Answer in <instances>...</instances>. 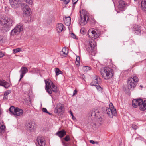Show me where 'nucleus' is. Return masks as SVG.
<instances>
[{"mask_svg": "<svg viewBox=\"0 0 146 146\" xmlns=\"http://www.w3.org/2000/svg\"><path fill=\"white\" fill-rule=\"evenodd\" d=\"M106 113L108 116L112 118L113 116H116L117 115L116 111L115 109L111 110L109 108H106Z\"/></svg>", "mask_w": 146, "mask_h": 146, "instance_id": "9", "label": "nucleus"}, {"mask_svg": "<svg viewBox=\"0 0 146 146\" xmlns=\"http://www.w3.org/2000/svg\"><path fill=\"white\" fill-rule=\"evenodd\" d=\"M139 109L142 111H144L146 109V101L145 100L143 102L142 100V102L141 103V105L139 106Z\"/></svg>", "mask_w": 146, "mask_h": 146, "instance_id": "22", "label": "nucleus"}, {"mask_svg": "<svg viewBox=\"0 0 146 146\" xmlns=\"http://www.w3.org/2000/svg\"><path fill=\"white\" fill-rule=\"evenodd\" d=\"M77 93V91L76 90H75L73 92V96H74L76 95Z\"/></svg>", "mask_w": 146, "mask_h": 146, "instance_id": "47", "label": "nucleus"}, {"mask_svg": "<svg viewBox=\"0 0 146 146\" xmlns=\"http://www.w3.org/2000/svg\"><path fill=\"white\" fill-rule=\"evenodd\" d=\"M62 1H63L64 4H67L69 2V0H62Z\"/></svg>", "mask_w": 146, "mask_h": 146, "instance_id": "41", "label": "nucleus"}, {"mask_svg": "<svg viewBox=\"0 0 146 146\" xmlns=\"http://www.w3.org/2000/svg\"><path fill=\"white\" fill-rule=\"evenodd\" d=\"M96 86L97 89L99 91H101L102 90V88L99 85H96L94 86Z\"/></svg>", "mask_w": 146, "mask_h": 146, "instance_id": "37", "label": "nucleus"}, {"mask_svg": "<svg viewBox=\"0 0 146 146\" xmlns=\"http://www.w3.org/2000/svg\"><path fill=\"white\" fill-rule=\"evenodd\" d=\"M135 1H138V0H134Z\"/></svg>", "mask_w": 146, "mask_h": 146, "instance_id": "60", "label": "nucleus"}, {"mask_svg": "<svg viewBox=\"0 0 146 146\" xmlns=\"http://www.w3.org/2000/svg\"><path fill=\"white\" fill-rule=\"evenodd\" d=\"M45 81L46 84L45 89L49 94H51L52 91L50 87L52 86V82L50 80L47 81L46 80H45Z\"/></svg>", "mask_w": 146, "mask_h": 146, "instance_id": "10", "label": "nucleus"}, {"mask_svg": "<svg viewBox=\"0 0 146 146\" xmlns=\"http://www.w3.org/2000/svg\"><path fill=\"white\" fill-rule=\"evenodd\" d=\"M113 2L114 4L115 5V3H114V1H113Z\"/></svg>", "mask_w": 146, "mask_h": 146, "instance_id": "61", "label": "nucleus"}, {"mask_svg": "<svg viewBox=\"0 0 146 146\" xmlns=\"http://www.w3.org/2000/svg\"><path fill=\"white\" fill-rule=\"evenodd\" d=\"M23 110L18 108H16L15 112L14 113V115L16 116H20L23 114Z\"/></svg>", "mask_w": 146, "mask_h": 146, "instance_id": "19", "label": "nucleus"}, {"mask_svg": "<svg viewBox=\"0 0 146 146\" xmlns=\"http://www.w3.org/2000/svg\"><path fill=\"white\" fill-rule=\"evenodd\" d=\"M76 65H78L79 64H80V63H79V61H76Z\"/></svg>", "mask_w": 146, "mask_h": 146, "instance_id": "53", "label": "nucleus"}, {"mask_svg": "<svg viewBox=\"0 0 146 146\" xmlns=\"http://www.w3.org/2000/svg\"><path fill=\"white\" fill-rule=\"evenodd\" d=\"M37 141L40 146H46V143L43 139L38 137Z\"/></svg>", "mask_w": 146, "mask_h": 146, "instance_id": "23", "label": "nucleus"}, {"mask_svg": "<svg viewBox=\"0 0 146 146\" xmlns=\"http://www.w3.org/2000/svg\"><path fill=\"white\" fill-rule=\"evenodd\" d=\"M85 68H86V69H87V70H89V67H88V66H86V67L85 66Z\"/></svg>", "mask_w": 146, "mask_h": 146, "instance_id": "54", "label": "nucleus"}, {"mask_svg": "<svg viewBox=\"0 0 146 146\" xmlns=\"http://www.w3.org/2000/svg\"><path fill=\"white\" fill-rule=\"evenodd\" d=\"M99 121L102 123L104 121V119L100 117L99 118Z\"/></svg>", "mask_w": 146, "mask_h": 146, "instance_id": "49", "label": "nucleus"}, {"mask_svg": "<svg viewBox=\"0 0 146 146\" xmlns=\"http://www.w3.org/2000/svg\"><path fill=\"white\" fill-rule=\"evenodd\" d=\"M35 123L33 122L29 121H27L25 125L26 129L30 132H33L35 129V127L34 126Z\"/></svg>", "mask_w": 146, "mask_h": 146, "instance_id": "6", "label": "nucleus"}, {"mask_svg": "<svg viewBox=\"0 0 146 146\" xmlns=\"http://www.w3.org/2000/svg\"><path fill=\"white\" fill-rule=\"evenodd\" d=\"M15 29H16V30L17 31H18V29L17 28H16L15 27Z\"/></svg>", "mask_w": 146, "mask_h": 146, "instance_id": "59", "label": "nucleus"}, {"mask_svg": "<svg viewBox=\"0 0 146 146\" xmlns=\"http://www.w3.org/2000/svg\"><path fill=\"white\" fill-rule=\"evenodd\" d=\"M11 7L13 8H16L19 6L20 3L19 0H9Z\"/></svg>", "mask_w": 146, "mask_h": 146, "instance_id": "11", "label": "nucleus"}, {"mask_svg": "<svg viewBox=\"0 0 146 146\" xmlns=\"http://www.w3.org/2000/svg\"><path fill=\"white\" fill-rule=\"evenodd\" d=\"M138 80V77L136 76L130 78L127 82V87L128 89L130 90H133L135 87Z\"/></svg>", "mask_w": 146, "mask_h": 146, "instance_id": "3", "label": "nucleus"}, {"mask_svg": "<svg viewBox=\"0 0 146 146\" xmlns=\"http://www.w3.org/2000/svg\"><path fill=\"white\" fill-rule=\"evenodd\" d=\"M66 134V132L64 130L58 131L56 133V135L60 138L63 137Z\"/></svg>", "mask_w": 146, "mask_h": 146, "instance_id": "20", "label": "nucleus"}, {"mask_svg": "<svg viewBox=\"0 0 146 146\" xmlns=\"http://www.w3.org/2000/svg\"><path fill=\"white\" fill-rule=\"evenodd\" d=\"M42 111L44 112H45V113H46L48 112V111H47L46 109V108H42Z\"/></svg>", "mask_w": 146, "mask_h": 146, "instance_id": "46", "label": "nucleus"}, {"mask_svg": "<svg viewBox=\"0 0 146 146\" xmlns=\"http://www.w3.org/2000/svg\"><path fill=\"white\" fill-rule=\"evenodd\" d=\"M56 29L58 32H62L64 29V25L62 24L59 23L56 25Z\"/></svg>", "mask_w": 146, "mask_h": 146, "instance_id": "21", "label": "nucleus"}, {"mask_svg": "<svg viewBox=\"0 0 146 146\" xmlns=\"http://www.w3.org/2000/svg\"><path fill=\"white\" fill-rule=\"evenodd\" d=\"M2 39V37L1 36H0V41H1Z\"/></svg>", "mask_w": 146, "mask_h": 146, "instance_id": "56", "label": "nucleus"}, {"mask_svg": "<svg viewBox=\"0 0 146 146\" xmlns=\"http://www.w3.org/2000/svg\"><path fill=\"white\" fill-rule=\"evenodd\" d=\"M63 106L61 104H58L57 105L56 107L54 110V112L56 113H62Z\"/></svg>", "mask_w": 146, "mask_h": 146, "instance_id": "14", "label": "nucleus"}, {"mask_svg": "<svg viewBox=\"0 0 146 146\" xmlns=\"http://www.w3.org/2000/svg\"><path fill=\"white\" fill-rule=\"evenodd\" d=\"M98 77L94 76L93 78L94 80H93L92 82L90 83V85L91 86H95L96 85V84H99L98 81Z\"/></svg>", "mask_w": 146, "mask_h": 146, "instance_id": "26", "label": "nucleus"}, {"mask_svg": "<svg viewBox=\"0 0 146 146\" xmlns=\"http://www.w3.org/2000/svg\"><path fill=\"white\" fill-rule=\"evenodd\" d=\"M47 113L50 115H51V113H50L49 112H48V111L47 112Z\"/></svg>", "mask_w": 146, "mask_h": 146, "instance_id": "55", "label": "nucleus"}, {"mask_svg": "<svg viewBox=\"0 0 146 146\" xmlns=\"http://www.w3.org/2000/svg\"><path fill=\"white\" fill-rule=\"evenodd\" d=\"M23 10L24 13L27 15H30V9L27 5H25L24 7L23 8Z\"/></svg>", "mask_w": 146, "mask_h": 146, "instance_id": "17", "label": "nucleus"}, {"mask_svg": "<svg viewBox=\"0 0 146 146\" xmlns=\"http://www.w3.org/2000/svg\"><path fill=\"white\" fill-rule=\"evenodd\" d=\"M109 109H110L111 110H113V109H115L114 108V106L112 103H110V108Z\"/></svg>", "mask_w": 146, "mask_h": 146, "instance_id": "38", "label": "nucleus"}, {"mask_svg": "<svg viewBox=\"0 0 146 146\" xmlns=\"http://www.w3.org/2000/svg\"><path fill=\"white\" fill-rule=\"evenodd\" d=\"M95 143L98 144V142H95Z\"/></svg>", "mask_w": 146, "mask_h": 146, "instance_id": "58", "label": "nucleus"}, {"mask_svg": "<svg viewBox=\"0 0 146 146\" xmlns=\"http://www.w3.org/2000/svg\"><path fill=\"white\" fill-rule=\"evenodd\" d=\"M21 50L20 48H17L14 49L13 50V52L14 53H16Z\"/></svg>", "mask_w": 146, "mask_h": 146, "instance_id": "34", "label": "nucleus"}, {"mask_svg": "<svg viewBox=\"0 0 146 146\" xmlns=\"http://www.w3.org/2000/svg\"><path fill=\"white\" fill-rule=\"evenodd\" d=\"M62 143L63 145L64 146H68V144L64 141H62Z\"/></svg>", "mask_w": 146, "mask_h": 146, "instance_id": "45", "label": "nucleus"}, {"mask_svg": "<svg viewBox=\"0 0 146 146\" xmlns=\"http://www.w3.org/2000/svg\"><path fill=\"white\" fill-rule=\"evenodd\" d=\"M96 31L95 30H89L88 33V36L92 38L96 39L99 36V34L96 33Z\"/></svg>", "mask_w": 146, "mask_h": 146, "instance_id": "8", "label": "nucleus"}, {"mask_svg": "<svg viewBox=\"0 0 146 146\" xmlns=\"http://www.w3.org/2000/svg\"><path fill=\"white\" fill-rule=\"evenodd\" d=\"M5 55L4 53L2 52H0V58L4 56Z\"/></svg>", "mask_w": 146, "mask_h": 146, "instance_id": "42", "label": "nucleus"}, {"mask_svg": "<svg viewBox=\"0 0 146 146\" xmlns=\"http://www.w3.org/2000/svg\"><path fill=\"white\" fill-rule=\"evenodd\" d=\"M96 43L93 40H92L89 42V44L86 46V49L92 55H94L96 53Z\"/></svg>", "mask_w": 146, "mask_h": 146, "instance_id": "4", "label": "nucleus"}, {"mask_svg": "<svg viewBox=\"0 0 146 146\" xmlns=\"http://www.w3.org/2000/svg\"><path fill=\"white\" fill-rule=\"evenodd\" d=\"M55 72L57 76L62 73V72L59 69L57 68H55Z\"/></svg>", "mask_w": 146, "mask_h": 146, "instance_id": "32", "label": "nucleus"}, {"mask_svg": "<svg viewBox=\"0 0 146 146\" xmlns=\"http://www.w3.org/2000/svg\"><path fill=\"white\" fill-rule=\"evenodd\" d=\"M28 72L27 68L25 67H22L19 71L20 73L19 81L23 77L24 75Z\"/></svg>", "mask_w": 146, "mask_h": 146, "instance_id": "13", "label": "nucleus"}, {"mask_svg": "<svg viewBox=\"0 0 146 146\" xmlns=\"http://www.w3.org/2000/svg\"><path fill=\"white\" fill-rule=\"evenodd\" d=\"M141 7L142 10L146 11V0L142 1L141 2Z\"/></svg>", "mask_w": 146, "mask_h": 146, "instance_id": "28", "label": "nucleus"}, {"mask_svg": "<svg viewBox=\"0 0 146 146\" xmlns=\"http://www.w3.org/2000/svg\"><path fill=\"white\" fill-rule=\"evenodd\" d=\"M90 113L91 116L92 117L94 118L98 117L99 113L98 110H92L91 111Z\"/></svg>", "mask_w": 146, "mask_h": 146, "instance_id": "16", "label": "nucleus"}, {"mask_svg": "<svg viewBox=\"0 0 146 146\" xmlns=\"http://www.w3.org/2000/svg\"><path fill=\"white\" fill-rule=\"evenodd\" d=\"M71 37L73 38H75L76 36L74 33H72L71 34Z\"/></svg>", "mask_w": 146, "mask_h": 146, "instance_id": "43", "label": "nucleus"}, {"mask_svg": "<svg viewBox=\"0 0 146 146\" xmlns=\"http://www.w3.org/2000/svg\"><path fill=\"white\" fill-rule=\"evenodd\" d=\"M90 142L91 143L93 144H94L95 143V142H94V141L93 140H90Z\"/></svg>", "mask_w": 146, "mask_h": 146, "instance_id": "52", "label": "nucleus"}, {"mask_svg": "<svg viewBox=\"0 0 146 146\" xmlns=\"http://www.w3.org/2000/svg\"><path fill=\"white\" fill-rule=\"evenodd\" d=\"M132 127L133 129L134 130H136L137 128V125H133L132 126Z\"/></svg>", "mask_w": 146, "mask_h": 146, "instance_id": "40", "label": "nucleus"}, {"mask_svg": "<svg viewBox=\"0 0 146 146\" xmlns=\"http://www.w3.org/2000/svg\"><path fill=\"white\" fill-rule=\"evenodd\" d=\"M78 0H72V2L73 4L76 3Z\"/></svg>", "mask_w": 146, "mask_h": 146, "instance_id": "48", "label": "nucleus"}, {"mask_svg": "<svg viewBox=\"0 0 146 146\" xmlns=\"http://www.w3.org/2000/svg\"><path fill=\"white\" fill-rule=\"evenodd\" d=\"M15 109H15L14 106H11L9 109V112L14 115V113L15 112Z\"/></svg>", "mask_w": 146, "mask_h": 146, "instance_id": "31", "label": "nucleus"}, {"mask_svg": "<svg viewBox=\"0 0 146 146\" xmlns=\"http://www.w3.org/2000/svg\"><path fill=\"white\" fill-rule=\"evenodd\" d=\"M70 114L71 115L72 118L73 119V118L74 117V116H73V113H72V112L71 111V110H70Z\"/></svg>", "mask_w": 146, "mask_h": 146, "instance_id": "50", "label": "nucleus"}, {"mask_svg": "<svg viewBox=\"0 0 146 146\" xmlns=\"http://www.w3.org/2000/svg\"><path fill=\"white\" fill-rule=\"evenodd\" d=\"M80 60V57L79 56H77L76 59V61H79Z\"/></svg>", "mask_w": 146, "mask_h": 146, "instance_id": "51", "label": "nucleus"}, {"mask_svg": "<svg viewBox=\"0 0 146 146\" xmlns=\"http://www.w3.org/2000/svg\"><path fill=\"white\" fill-rule=\"evenodd\" d=\"M51 88L52 89V91L56 93L57 92V87L56 86H55L53 82H52V86L50 87V89Z\"/></svg>", "mask_w": 146, "mask_h": 146, "instance_id": "29", "label": "nucleus"}, {"mask_svg": "<svg viewBox=\"0 0 146 146\" xmlns=\"http://www.w3.org/2000/svg\"><path fill=\"white\" fill-rule=\"evenodd\" d=\"M5 128V126L4 125H2L0 126V134L4 132V129Z\"/></svg>", "mask_w": 146, "mask_h": 146, "instance_id": "33", "label": "nucleus"}, {"mask_svg": "<svg viewBox=\"0 0 146 146\" xmlns=\"http://www.w3.org/2000/svg\"><path fill=\"white\" fill-rule=\"evenodd\" d=\"M68 51L66 48H63L62 50L60 52V55L62 57H65L67 55Z\"/></svg>", "mask_w": 146, "mask_h": 146, "instance_id": "25", "label": "nucleus"}, {"mask_svg": "<svg viewBox=\"0 0 146 146\" xmlns=\"http://www.w3.org/2000/svg\"><path fill=\"white\" fill-rule=\"evenodd\" d=\"M8 29H7V31H8Z\"/></svg>", "mask_w": 146, "mask_h": 146, "instance_id": "62", "label": "nucleus"}, {"mask_svg": "<svg viewBox=\"0 0 146 146\" xmlns=\"http://www.w3.org/2000/svg\"><path fill=\"white\" fill-rule=\"evenodd\" d=\"M127 3L125 1L121 0L118 2V9L120 11H124L127 6Z\"/></svg>", "mask_w": 146, "mask_h": 146, "instance_id": "7", "label": "nucleus"}, {"mask_svg": "<svg viewBox=\"0 0 146 146\" xmlns=\"http://www.w3.org/2000/svg\"><path fill=\"white\" fill-rule=\"evenodd\" d=\"M15 27L18 29V31L19 33L22 31L23 28V25L21 24L18 25Z\"/></svg>", "mask_w": 146, "mask_h": 146, "instance_id": "30", "label": "nucleus"}, {"mask_svg": "<svg viewBox=\"0 0 146 146\" xmlns=\"http://www.w3.org/2000/svg\"><path fill=\"white\" fill-rule=\"evenodd\" d=\"M143 100L141 99H133L132 101V106L135 108L141 105V103L142 102Z\"/></svg>", "mask_w": 146, "mask_h": 146, "instance_id": "12", "label": "nucleus"}, {"mask_svg": "<svg viewBox=\"0 0 146 146\" xmlns=\"http://www.w3.org/2000/svg\"><path fill=\"white\" fill-rule=\"evenodd\" d=\"M80 32L83 34H84L86 33L85 31L83 29H81Z\"/></svg>", "mask_w": 146, "mask_h": 146, "instance_id": "44", "label": "nucleus"}, {"mask_svg": "<svg viewBox=\"0 0 146 146\" xmlns=\"http://www.w3.org/2000/svg\"><path fill=\"white\" fill-rule=\"evenodd\" d=\"M16 30V29H15V28L12 30L10 33V35L13 36L18 35L19 33V31H17Z\"/></svg>", "mask_w": 146, "mask_h": 146, "instance_id": "27", "label": "nucleus"}, {"mask_svg": "<svg viewBox=\"0 0 146 146\" xmlns=\"http://www.w3.org/2000/svg\"><path fill=\"white\" fill-rule=\"evenodd\" d=\"M140 87H141V88H142L143 87V86L141 85H140Z\"/></svg>", "mask_w": 146, "mask_h": 146, "instance_id": "57", "label": "nucleus"}, {"mask_svg": "<svg viewBox=\"0 0 146 146\" xmlns=\"http://www.w3.org/2000/svg\"><path fill=\"white\" fill-rule=\"evenodd\" d=\"M133 31L137 35H140L141 34V30L140 27L137 25H135L133 27Z\"/></svg>", "mask_w": 146, "mask_h": 146, "instance_id": "18", "label": "nucleus"}, {"mask_svg": "<svg viewBox=\"0 0 146 146\" xmlns=\"http://www.w3.org/2000/svg\"><path fill=\"white\" fill-rule=\"evenodd\" d=\"M1 25L4 27H9L12 26L14 23V20L12 18L8 17L3 16L0 19Z\"/></svg>", "mask_w": 146, "mask_h": 146, "instance_id": "2", "label": "nucleus"}, {"mask_svg": "<svg viewBox=\"0 0 146 146\" xmlns=\"http://www.w3.org/2000/svg\"><path fill=\"white\" fill-rule=\"evenodd\" d=\"M100 73L102 77L105 80H108L111 78L114 73L111 68L104 67L101 68Z\"/></svg>", "mask_w": 146, "mask_h": 146, "instance_id": "1", "label": "nucleus"}, {"mask_svg": "<svg viewBox=\"0 0 146 146\" xmlns=\"http://www.w3.org/2000/svg\"><path fill=\"white\" fill-rule=\"evenodd\" d=\"M11 91L10 90H8L7 91H6L4 93V95L5 96H7L10 93Z\"/></svg>", "mask_w": 146, "mask_h": 146, "instance_id": "39", "label": "nucleus"}, {"mask_svg": "<svg viewBox=\"0 0 146 146\" xmlns=\"http://www.w3.org/2000/svg\"><path fill=\"white\" fill-rule=\"evenodd\" d=\"M0 86L7 89L11 86V84L4 80L0 79Z\"/></svg>", "mask_w": 146, "mask_h": 146, "instance_id": "15", "label": "nucleus"}, {"mask_svg": "<svg viewBox=\"0 0 146 146\" xmlns=\"http://www.w3.org/2000/svg\"><path fill=\"white\" fill-rule=\"evenodd\" d=\"M80 16L79 23L81 25H84L87 23L88 19V13L85 10H82V12H80Z\"/></svg>", "mask_w": 146, "mask_h": 146, "instance_id": "5", "label": "nucleus"}, {"mask_svg": "<svg viewBox=\"0 0 146 146\" xmlns=\"http://www.w3.org/2000/svg\"><path fill=\"white\" fill-rule=\"evenodd\" d=\"M70 20L71 18L69 16L64 18V21L65 25L68 26L70 25Z\"/></svg>", "mask_w": 146, "mask_h": 146, "instance_id": "24", "label": "nucleus"}, {"mask_svg": "<svg viewBox=\"0 0 146 146\" xmlns=\"http://www.w3.org/2000/svg\"><path fill=\"white\" fill-rule=\"evenodd\" d=\"M64 140L66 141H68L70 140V138L68 135H66L64 138Z\"/></svg>", "mask_w": 146, "mask_h": 146, "instance_id": "36", "label": "nucleus"}, {"mask_svg": "<svg viewBox=\"0 0 146 146\" xmlns=\"http://www.w3.org/2000/svg\"><path fill=\"white\" fill-rule=\"evenodd\" d=\"M25 1L30 5H32L33 3V0H25Z\"/></svg>", "mask_w": 146, "mask_h": 146, "instance_id": "35", "label": "nucleus"}]
</instances>
